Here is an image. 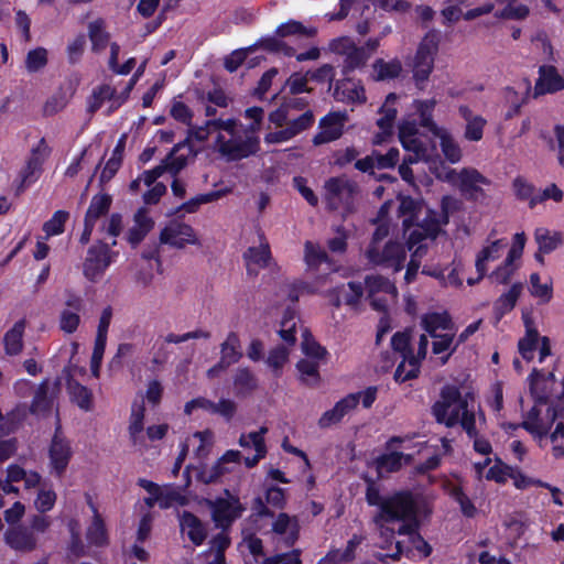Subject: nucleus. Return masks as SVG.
<instances>
[{
	"mask_svg": "<svg viewBox=\"0 0 564 564\" xmlns=\"http://www.w3.org/2000/svg\"><path fill=\"white\" fill-rule=\"evenodd\" d=\"M539 338L538 330L534 327L529 326L527 323L525 336L521 338L518 344L519 352L527 361H531L533 359Z\"/></svg>",
	"mask_w": 564,
	"mask_h": 564,
	"instance_id": "nucleus-38",
	"label": "nucleus"
},
{
	"mask_svg": "<svg viewBox=\"0 0 564 564\" xmlns=\"http://www.w3.org/2000/svg\"><path fill=\"white\" fill-rule=\"evenodd\" d=\"M257 48L258 44H253L246 48L235 50L228 56L225 57V68L230 73L236 72L239 68V66L246 61L248 54L254 52Z\"/></svg>",
	"mask_w": 564,
	"mask_h": 564,
	"instance_id": "nucleus-51",
	"label": "nucleus"
},
{
	"mask_svg": "<svg viewBox=\"0 0 564 564\" xmlns=\"http://www.w3.org/2000/svg\"><path fill=\"white\" fill-rule=\"evenodd\" d=\"M404 455L399 452L382 455L376 459V467L378 474L381 476L383 473H393L401 468Z\"/></svg>",
	"mask_w": 564,
	"mask_h": 564,
	"instance_id": "nucleus-44",
	"label": "nucleus"
},
{
	"mask_svg": "<svg viewBox=\"0 0 564 564\" xmlns=\"http://www.w3.org/2000/svg\"><path fill=\"white\" fill-rule=\"evenodd\" d=\"M272 531L282 535V543L285 547H291L299 540L300 524L296 517H290L288 513H280L272 524Z\"/></svg>",
	"mask_w": 564,
	"mask_h": 564,
	"instance_id": "nucleus-19",
	"label": "nucleus"
},
{
	"mask_svg": "<svg viewBox=\"0 0 564 564\" xmlns=\"http://www.w3.org/2000/svg\"><path fill=\"white\" fill-rule=\"evenodd\" d=\"M215 149L227 162L240 161L259 152L260 140L249 131L237 132L228 139L223 133H218Z\"/></svg>",
	"mask_w": 564,
	"mask_h": 564,
	"instance_id": "nucleus-3",
	"label": "nucleus"
},
{
	"mask_svg": "<svg viewBox=\"0 0 564 564\" xmlns=\"http://www.w3.org/2000/svg\"><path fill=\"white\" fill-rule=\"evenodd\" d=\"M365 286L368 296L378 295L380 293L392 297L397 295V288L394 284L382 275H367L365 278Z\"/></svg>",
	"mask_w": 564,
	"mask_h": 564,
	"instance_id": "nucleus-30",
	"label": "nucleus"
},
{
	"mask_svg": "<svg viewBox=\"0 0 564 564\" xmlns=\"http://www.w3.org/2000/svg\"><path fill=\"white\" fill-rule=\"evenodd\" d=\"M221 196V191H215L207 194H199L182 204L180 207H177L176 210L172 212L170 215H176L181 210H184L185 213H195L200 205L215 202L219 199Z\"/></svg>",
	"mask_w": 564,
	"mask_h": 564,
	"instance_id": "nucleus-41",
	"label": "nucleus"
},
{
	"mask_svg": "<svg viewBox=\"0 0 564 564\" xmlns=\"http://www.w3.org/2000/svg\"><path fill=\"white\" fill-rule=\"evenodd\" d=\"M513 189L516 196L520 200H528L529 207L531 208V202L533 200L534 197H536L538 194L535 187L532 184L528 183L523 177L519 176L513 181Z\"/></svg>",
	"mask_w": 564,
	"mask_h": 564,
	"instance_id": "nucleus-60",
	"label": "nucleus"
},
{
	"mask_svg": "<svg viewBox=\"0 0 564 564\" xmlns=\"http://www.w3.org/2000/svg\"><path fill=\"white\" fill-rule=\"evenodd\" d=\"M441 138V148L445 158L452 162L456 163L462 159V150L457 142L447 133H443L438 135Z\"/></svg>",
	"mask_w": 564,
	"mask_h": 564,
	"instance_id": "nucleus-56",
	"label": "nucleus"
},
{
	"mask_svg": "<svg viewBox=\"0 0 564 564\" xmlns=\"http://www.w3.org/2000/svg\"><path fill=\"white\" fill-rule=\"evenodd\" d=\"M314 113L312 110H306L300 117L289 120L286 128L289 131H292V135L301 133L302 131L308 129L314 123Z\"/></svg>",
	"mask_w": 564,
	"mask_h": 564,
	"instance_id": "nucleus-64",
	"label": "nucleus"
},
{
	"mask_svg": "<svg viewBox=\"0 0 564 564\" xmlns=\"http://www.w3.org/2000/svg\"><path fill=\"white\" fill-rule=\"evenodd\" d=\"M69 218V213L65 210H57L51 219L43 224V231L47 237L61 235L64 232L65 223Z\"/></svg>",
	"mask_w": 564,
	"mask_h": 564,
	"instance_id": "nucleus-50",
	"label": "nucleus"
},
{
	"mask_svg": "<svg viewBox=\"0 0 564 564\" xmlns=\"http://www.w3.org/2000/svg\"><path fill=\"white\" fill-rule=\"evenodd\" d=\"M318 362L308 359H301L296 368L301 375L300 379L310 387H315L319 382Z\"/></svg>",
	"mask_w": 564,
	"mask_h": 564,
	"instance_id": "nucleus-40",
	"label": "nucleus"
},
{
	"mask_svg": "<svg viewBox=\"0 0 564 564\" xmlns=\"http://www.w3.org/2000/svg\"><path fill=\"white\" fill-rule=\"evenodd\" d=\"M438 46L440 34L435 30L429 31L419 44L413 62V78L420 87L429 79L434 68Z\"/></svg>",
	"mask_w": 564,
	"mask_h": 564,
	"instance_id": "nucleus-5",
	"label": "nucleus"
},
{
	"mask_svg": "<svg viewBox=\"0 0 564 564\" xmlns=\"http://www.w3.org/2000/svg\"><path fill=\"white\" fill-rule=\"evenodd\" d=\"M115 89L109 85H101L93 90V95L88 101L87 111L95 113L104 104L105 100H110L113 104Z\"/></svg>",
	"mask_w": 564,
	"mask_h": 564,
	"instance_id": "nucleus-46",
	"label": "nucleus"
},
{
	"mask_svg": "<svg viewBox=\"0 0 564 564\" xmlns=\"http://www.w3.org/2000/svg\"><path fill=\"white\" fill-rule=\"evenodd\" d=\"M456 177L454 184L459 188L462 195L467 200H478L485 196L481 185H489L490 181L484 176L479 171L471 167H465L460 172L456 173L452 170L447 174V180L452 181Z\"/></svg>",
	"mask_w": 564,
	"mask_h": 564,
	"instance_id": "nucleus-10",
	"label": "nucleus"
},
{
	"mask_svg": "<svg viewBox=\"0 0 564 564\" xmlns=\"http://www.w3.org/2000/svg\"><path fill=\"white\" fill-rule=\"evenodd\" d=\"M372 68L375 72L373 78L376 80H387L397 78L402 70V65L399 59L386 62L379 58L373 63Z\"/></svg>",
	"mask_w": 564,
	"mask_h": 564,
	"instance_id": "nucleus-32",
	"label": "nucleus"
},
{
	"mask_svg": "<svg viewBox=\"0 0 564 564\" xmlns=\"http://www.w3.org/2000/svg\"><path fill=\"white\" fill-rule=\"evenodd\" d=\"M47 64V51L43 47L31 50L25 58V67L30 73L42 69Z\"/></svg>",
	"mask_w": 564,
	"mask_h": 564,
	"instance_id": "nucleus-55",
	"label": "nucleus"
},
{
	"mask_svg": "<svg viewBox=\"0 0 564 564\" xmlns=\"http://www.w3.org/2000/svg\"><path fill=\"white\" fill-rule=\"evenodd\" d=\"M4 542L14 551L29 553L37 547L35 534L26 527L17 525L4 533Z\"/></svg>",
	"mask_w": 564,
	"mask_h": 564,
	"instance_id": "nucleus-15",
	"label": "nucleus"
},
{
	"mask_svg": "<svg viewBox=\"0 0 564 564\" xmlns=\"http://www.w3.org/2000/svg\"><path fill=\"white\" fill-rule=\"evenodd\" d=\"M111 263V251L107 243L97 241L89 247L84 261V275L89 281H97Z\"/></svg>",
	"mask_w": 564,
	"mask_h": 564,
	"instance_id": "nucleus-11",
	"label": "nucleus"
},
{
	"mask_svg": "<svg viewBox=\"0 0 564 564\" xmlns=\"http://www.w3.org/2000/svg\"><path fill=\"white\" fill-rule=\"evenodd\" d=\"M347 120L345 112H329L319 121V132L313 138L314 145H322L339 139Z\"/></svg>",
	"mask_w": 564,
	"mask_h": 564,
	"instance_id": "nucleus-14",
	"label": "nucleus"
},
{
	"mask_svg": "<svg viewBox=\"0 0 564 564\" xmlns=\"http://www.w3.org/2000/svg\"><path fill=\"white\" fill-rule=\"evenodd\" d=\"M344 294L346 305L357 307L364 295V286L360 282H348L347 289L345 285L340 286Z\"/></svg>",
	"mask_w": 564,
	"mask_h": 564,
	"instance_id": "nucleus-57",
	"label": "nucleus"
},
{
	"mask_svg": "<svg viewBox=\"0 0 564 564\" xmlns=\"http://www.w3.org/2000/svg\"><path fill=\"white\" fill-rule=\"evenodd\" d=\"M434 340L432 343V351L435 355H441L445 351L454 354L458 348L455 340L454 333L436 334L431 336Z\"/></svg>",
	"mask_w": 564,
	"mask_h": 564,
	"instance_id": "nucleus-48",
	"label": "nucleus"
},
{
	"mask_svg": "<svg viewBox=\"0 0 564 564\" xmlns=\"http://www.w3.org/2000/svg\"><path fill=\"white\" fill-rule=\"evenodd\" d=\"M111 204L112 197L109 194L102 193L93 196L84 220L95 225L99 218L108 214Z\"/></svg>",
	"mask_w": 564,
	"mask_h": 564,
	"instance_id": "nucleus-29",
	"label": "nucleus"
},
{
	"mask_svg": "<svg viewBox=\"0 0 564 564\" xmlns=\"http://www.w3.org/2000/svg\"><path fill=\"white\" fill-rule=\"evenodd\" d=\"M540 376L542 372L538 369H533L530 376V392L532 397L535 399L536 403L545 404L551 399V389L550 384L542 383L540 380Z\"/></svg>",
	"mask_w": 564,
	"mask_h": 564,
	"instance_id": "nucleus-37",
	"label": "nucleus"
},
{
	"mask_svg": "<svg viewBox=\"0 0 564 564\" xmlns=\"http://www.w3.org/2000/svg\"><path fill=\"white\" fill-rule=\"evenodd\" d=\"M238 393H249L257 388V378L248 368H239L234 378Z\"/></svg>",
	"mask_w": 564,
	"mask_h": 564,
	"instance_id": "nucleus-47",
	"label": "nucleus"
},
{
	"mask_svg": "<svg viewBox=\"0 0 564 564\" xmlns=\"http://www.w3.org/2000/svg\"><path fill=\"white\" fill-rule=\"evenodd\" d=\"M522 288H523L522 283H514L507 293L502 294L496 301L495 312H496L498 318H500L502 315L510 312L514 307V305L518 301V297L521 294Z\"/></svg>",
	"mask_w": 564,
	"mask_h": 564,
	"instance_id": "nucleus-34",
	"label": "nucleus"
},
{
	"mask_svg": "<svg viewBox=\"0 0 564 564\" xmlns=\"http://www.w3.org/2000/svg\"><path fill=\"white\" fill-rule=\"evenodd\" d=\"M399 207L398 213L403 217L402 227H406L408 224H412L413 221H419L425 215V210L429 209L425 207L423 200L415 199L411 196H399Z\"/></svg>",
	"mask_w": 564,
	"mask_h": 564,
	"instance_id": "nucleus-22",
	"label": "nucleus"
},
{
	"mask_svg": "<svg viewBox=\"0 0 564 564\" xmlns=\"http://www.w3.org/2000/svg\"><path fill=\"white\" fill-rule=\"evenodd\" d=\"M231 469L227 467L220 459H218L213 466H203L198 473V480L204 484L217 482L221 476L230 473Z\"/></svg>",
	"mask_w": 564,
	"mask_h": 564,
	"instance_id": "nucleus-45",
	"label": "nucleus"
},
{
	"mask_svg": "<svg viewBox=\"0 0 564 564\" xmlns=\"http://www.w3.org/2000/svg\"><path fill=\"white\" fill-rule=\"evenodd\" d=\"M304 339L302 341V349H303V352L308 356V357H312V358H315V359H324L327 355V350L322 347L317 341H315V339L311 336V334L305 330L304 334Z\"/></svg>",
	"mask_w": 564,
	"mask_h": 564,
	"instance_id": "nucleus-59",
	"label": "nucleus"
},
{
	"mask_svg": "<svg viewBox=\"0 0 564 564\" xmlns=\"http://www.w3.org/2000/svg\"><path fill=\"white\" fill-rule=\"evenodd\" d=\"M462 208L463 202L460 199L453 196H444L441 202V213L434 210V216L442 227L448 224L449 215L460 210Z\"/></svg>",
	"mask_w": 564,
	"mask_h": 564,
	"instance_id": "nucleus-42",
	"label": "nucleus"
},
{
	"mask_svg": "<svg viewBox=\"0 0 564 564\" xmlns=\"http://www.w3.org/2000/svg\"><path fill=\"white\" fill-rule=\"evenodd\" d=\"M317 33L315 28H306L301 22L290 20L279 25L275 30V35L279 37H286L291 35H302L305 37H314Z\"/></svg>",
	"mask_w": 564,
	"mask_h": 564,
	"instance_id": "nucleus-36",
	"label": "nucleus"
},
{
	"mask_svg": "<svg viewBox=\"0 0 564 564\" xmlns=\"http://www.w3.org/2000/svg\"><path fill=\"white\" fill-rule=\"evenodd\" d=\"M451 496L459 505L460 511L464 516L473 518L476 514V507L460 487H454L451 490Z\"/></svg>",
	"mask_w": 564,
	"mask_h": 564,
	"instance_id": "nucleus-63",
	"label": "nucleus"
},
{
	"mask_svg": "<svg viewBox=\"0 0 564 564\" xmlns=\"http://www.w3.org/2000/svg\"><path fill=\"white\" fill-rule=\"evenodd\" d=\"M395 99V94H389L386 98V104L380 108L382 117L377 120V124L384 132H390L397 117V109L389 106V104L393 102Z\"/></svg>",
	"mask_w": 564,
	"mask_h": 564,
	"instance_id": "nucleus-49",
	"label": "nucleus"
},
{
	"mask_svg": "<svg viewBox=\"0 0 564 564\" xmlns=\"http://www.w3.org/2000/svg\"><path fill=\"white\" fill-rule=\"evenodd\" d=\"M458 113L466 122L464 138L473 142L480 141L482 139L484 128L487 123L486 119L479 115H475L471 109L465 105L458 107Z\"/></svg>",
	"mask_w": 564,
	"mask_h": 564,
	"instance_id": "nucleus-21",
	"label": "nucleus"
},
{
	"mask_svg": "<svg viewBox=\"0 0 564 564\" xmlns=\"http://www.w3.org/2000/svg\"><path fill=\"white\" fill-rule=\"evenodd\" d=\"M227 498H217L215 500H206L212 512V519L216 528L227 531L232 523L241 517L245 507L240 503L239 498L231 496L229 490H225Z\"/></svg>",
	"mask_w": 564,
	"mask_h": 564,
	"instance_id": "nucleus-7",
	"label": "nucleus"
},
{
	"mask_svg": "<svg viewBox=\"0 0 564 564\" xmlns=\"http://www.w3.org/2000/svg\"><path fill=\"white\" fill-rule=\"evenodd\" d=\"M505 247L502 240H496L490 246L484 248L477 256L476 259V270L478 272V279H482L486 274L487 267L486 262L490 260H496L500 256V250Z\"/></svg>",
	"mask_w": 564,
	"mask_h": 564,
	"instance_id": "nucleus-33",
	"label": "nucleus"
},
{
	"mask_svg": "<svg viewBox=\"0 0 564 564\" xmlns=\"http://www.w3.org/2000/svg\"><path fill=\"white\" fill-rule=\"evenodd\" d=\"M160 242L170 245L177 249L184 248L187 243L199 245L195 230L192 226L177 220L170 221L160 234Z\"/></svg>",
	"mask_w": 564,
	"mask_h": 564,
	"instance_id": "nucleus-13",
	"label": "nucleus"
},
{
	"mask_svg": "<svg viewBox=\"0 0 564 564\" xmlns=\"http://www.w3.org/2000/svg\"><path fill=\"white\" fill-rule=\"evenodd\" d=\"M88 30L94 50H104L109 40L108 33L104 30V22L101 20L94 21L89 23Z\"/></svg>",
	"mask_w": 564,
	"mask_h": 564,
	"instance_id": "nucleus-54",
	"label": "nucleus"
},
{
	"mask_svg": "<svg viewBox=\"0 0 564 564\" xmlns=\"http://www.w3.org/2000/svg\"><path fill=\"white\" fill-rule=\"evenodd\" d=\"M220 360L231 366L240 360V340L236 333H229L227 339L220 346Z\"/></svg>",
	"mask_w": 564,
	"mask_h": 564,
	"instance_id": "nucleus-31",
	"label": "nucleus"
},
{
	"mask_svg": "<svg viewBox=\"0 0 564 564\" xmlns=\"http://www.w3.org/2000/svg\"><path fill=\"white\" fill-rule=\"evenodd\" d=\"M67 382V390L70 399L82 410L89 411L91 409V392L83 384L73 379L69 367L63 369Z\"/></svg>",
	"mask_w": 564,
	"mask_h": 564,
	"instance_id": "nucleus-23",
	"label": "nucleus"
},
{
	"mask_svg": "<svg viewBox=\"0 0 564 564\" xmlns=\"http://www.w3.org/2000/svg\"><path fill=\"white\" fill-rule=\"evenodd\" d=\"M421 326L430 336L438 334V329L448 332H453L455 329V324L447 312H432L424 314L421 317Z\"/></svg>",
	"mask_w": 564,
	"mask_h": 564,
	"instance_id": "nucleus-24",
	"label": "nucleus"
},
{
	"mask_svg": "<svg viewBox=\"0 0 564 564\" xmlns=\"http://www.w3.org/2000/svg\"><path fill=\"white\" fill-rule=\"evenodd\" d=\"M51 149L42 138L37 145L31 150L25 166L20 171L15 186V195L20 196L28 186L33 184L42 173V165L48 158Z\"/></svg>",
	"mask_w": 564,
	"mask_h": 564,
	"instance_id": "nucleus-9",
	"label": "nucleus"
},
{
	"mask_svg": "<svg viewBox=\"0 0 564 564\" xmlns=\"http://www.w3.org/2000/svg\"><path fill=\"white\" fill-rule=\"evenodd\" d=\"M73 451L69 442L62 435L61 427L57 426L52 438L48 457L52 471L62 477L72 458Z\"/></svg>",
	"mask_w": 564,
	"mask_h": 564,
	"instance_id": "nucleus-12",
	"label": "nucleus"
},
{
	"mask_svg": "<svg viewBox=\"0 0 564 564\" xmlns=\"http://www.w3.org/2000/svg\"><path fill=\"white\" fill-rule=\"evenodd\" d=\"M508 2L509 3L502 10L496 12L495 15L497 18L506 19V20H523L529 15L530 10L527 6H524V4L513 6L511 3L512 1H508Z\"/></svg>",
	"mask_w": 564,
	"mask_h": 564,
	"instance_id": "nucleus-58",
	"label": "nucleus"
},
{
	"mask_svg": "<svg viewBox=\"0 0 564 564\" xmlns=\"http://www.w3.org/2000/svg\"><path fill=\"white\" fill-rule=\"evenodd\" d=\"M289 359V350L284 346H276L270 350L267 365L273 370L278 377L281 373V369Z\"/></svg>",
	"mask_w": 564,
	"mask_h": 564,
	"instance_id": "nucleus-53",
	"label": "nucleus"
},
{
	"mask_svg": "<svg viewBox=\"0 0 564 564\" xmlns=\"http://www.w3.org/2000/svg\"><path fill=\"white\" fill-rule=\"evenodd\" d=\"M470 393L462 395L457 386L445 384L440 392V399L432 405L431 412L438 424L453 427L457 424L465 430L469 437L477 433L475 411L469 408Z\"/></svg>",
	"mask_w": 564,
	"mask_h": 564,
	"instance_id": "nucleus-2",
	"label": "nucleus"
},
{
	"mask_svg": "<svg viewBox=\"0 0 564 564\" xmlns=\"http://www.w3.org/2000/svg\"><path fill=\"white\" fill-rule=\"evenodd\" d=\"M560 412L554 406H549L546 411V417L549 422H544L540 419V410L533 406L529 412L527 420L521 423V427L527 430L532 435L542 438L547 435L551 424L558 417Z\"/></svg>",
	"mask_w": 564,
	"mask_h": 564,
	"instance_id": "nucleus-16",
	"label": "nucleus"
},
{
	"mask_svg": "<svg viewBox=\"0 0 564 564\" xmlns=\"http://www.w3.org/2000/svg\"><path fill=\"white\" fill-rule=\"evenodd\" d=\"M333 96L336 100L348 104L366 102L365 88L359 83L352 82L350 78L337 80L334 86Z\"/></svg>",
	"mask_w": 564,
	"mask_h": 564,
	"instance_id": "nucleus-20",
	"label": "nucleus"
},
{
	"mask_svg": "<svg viewBox=\"0 0 564 564\" xmlns=\"http://www.w3.org/2000/svg\"><path fill=\"white\" fill-rule=\"evenodd\" d=\"M284 88L289 89L290 95L296 96L302 93H312L313 88L307 86L306 78L302 73L295 72L285 80Z\"/></svg>",
	"mask_w": 564,
	"mask_h": 564,
	"instance_id": "nucleus-62",
	"label": "nucleus"
},
{
	"mask_svg": "<svg viewBox=\"0 0 564 564\" xmlns=\"http://www.w3.org/2000/svg\"><path fill=\"white\" fill-rule=\"evenodd\" d=\"M534 236L539 245V251L543 253H550L563 243V237L560 232L550 234L549 230L539 228Z\"/></svg>",
	"mask_w": 564,
	"mask_h": 564,
	"instance_id": "nucleus-35",
	"label": "nucleus"
},
{
	"mask_svg": "<svg viewBox=\"0 0 564 564\" xmlns=\"http://www.w3.org/2000/svg\"><path fill=\"white\" fill-rule=\"evenodd\" d=\"M364 479L367 484V503L378 507L372 522L381 540V549L389 550L392 546L395 533L412 534L420 530L421 518L431 513L423 498L409 490L383 497L376 480L367 476Z\"/></svg>",
	"mask_w": 564,
	"mask_h": 564,
	"instance_id": "nucleus-1",
	"label": "nucleus"
},
{
	"mask_svg": "<svg viewBox=\"0 0 564 564\" xmlns=\"http://www.w3.org/2000/svg\"><path fill=\"white\" fill-rule=\"evenodd\" d=\"M366 258L373 265L393 269L400 271L403 269L406 259V251L401 242L389 240L383 247L368 246Z\"/></svg>",
	"mask_w": 564,
	"mask_h": 564,
	"instance_id": "nucleus-8",
	"label": "nucleus"
},
{
	"mask_svg": "<svg viewBox=\"0 0 564 564\" xmlns=\"http://www.w3.org/2000/svg\"><path fill=\"white\" fill-rule=\"evenodd\" d=\"M442 232V227L434 216L433 209H426L425 215L419 221H413L403 227V237L405 246L411 251L416 247H424L425 254L427 253V241H435L437 236Z\"/></svg>",
	"mask_w": 564,
	"mask_h": 564,
	"instance_id": "nucleus-4",
	"label": "nucleus"
},
{
	"mask_svg": "<svg viewBox=\"0 0 564 564\" xmlns=\"http://www.w3.org/2000/svg\"><path fill=\"white\" fill-rule=\"evenodd\" d=\"M261 242L259 247H249L243 253V258L247 262L248 273H252L251 264H257L260 268L269 267L272 257L270 247L263 235L260 236Z\"/></svg>",
	"mask_w": 564,
	"mask_h": 564,
	"instance_id": "nucleus-26",
	"label": "nucleus"
},
{
	"mask_svg": "<svg viewBox=\"0 0 564 564\" xmlns=\"http://www.w3.org/2000/svg\"><path fill=\"white\" fill-rule=\"evenodd\" d=\"M369 58L370 54L366 51V47L355 46L345 58L343 73L347 75L356 68L362 67Z\"/></svg>",
	"mask_w": 564,
	"mask_h": 564,
	"instance_id": "nucleus-43",
	"label": "nucleus"
},
{
	"mask_svg": "<svg viewBox=\"0 0 564 564\" xmlns=\"http://www.w3.org/2000/svg\"><path fill=\"white\" fill-rule=\"evenodd\" d=\"M361 536L354 535L348 542L346 549L333 550L319 560L318 564H338L339 562L350 563L355 558L356 547L361 543Z\"/></svg>",
	"mask_w": 564,
	"mask_h": 564,
	"instance_id": "nucleus-27",
	"label": "nucleus"
},
{
	"mask_svg": "<svg viewBox=\"0 0 564 564\" xmlns=\"http://www.w3.org/2000/svg\"><path fill=\"white\" fill-rule=\"evenodd\" d=\"M144 411L145 409L143 403L132 408L129 424V435L134 445L138 443L139 435L143 431Z\"/></svg>",
	"mask_w": 564,
	"mask_h": 564,
	"instance_id": "nucleus-52",
	"label": "nucleus"
},
{
	"mask_svg": "<svg viewBox=\"0 0 564 564\" xmlns=\"http://www.w3.org/2000/svg\"><path fill=\"white\" fill-rule=\"evenodd\" d=\"M25 322L18 321L11 329H9L3 337V345L6 354L9 356L19 355L23 348V333Z\"/></svg>",
	"mask_w": 564,
	"mask_h": 564,
	"instance_id": "nucleus-28",
	"label": "nucleus"
},
{
	"mask_svg": "<svg viewBox=\"0 0 564 564\" xmlns=\"http://www.w3.org/2000/svg\"><path fill=\"white\" fill-rule=\"evenodd\" d=\"M48 393V380H44L37 388L35 395L31 404L32 413H40L50 408Z\"/></svg>",
	"mask_w": 564,
	"mask_h": 564,
	"instance_id": "nucleus-61",
	"label": "nucleus"
},
{
	"mask_svg": "<svg viewBox=\"0 0 564 564\" xmlns=\"http://www.w3.org/2000/svg\"><path fill=\"white\" fill-rule=\"evenodd\" d=\"M564 89V78L551 65H543L539 69V78L534 86V97L552 94Z\"/></svg>",
	"mask_w": 564,
	"mask_h": 564,
	"instance_id": "nucleus-18",
	"label": "nucleus"
},
{
	"mask_svg": "<svg viewBox=\"0 0 564 564\" xmlns=\"http://www.w3.org/2000/svg\"><path fill=\"white\" fill-rule=\"evenodd\" d=\"M325 189L329 209L336 210L344 206L346 210H352L355 197L359 194L356 182L346 176L332 177L325 183Z\"/></svg>",
	"mask_w": 564,
	"mask_h": 564,
	"instance_id": "nucleus-6",
	"label": "nucleus"
},
{
	"mask_svg": "<svg viewBox=\"0 0 564 564\" xmlns=\"http://www.w3.org/2000/svg\"><path fill=\"white\" fill-rule=\"evenodd\" d=\"M70 97L72 94H67L63 88H59L45 101L43 116L51 117L63 110L69 102Z\"/></svg>",
	"mask_w": 564,
	"mask_h": 564,
	"instance_id": "nucleus-39",
	"label": "nucleus"
},
{
	"mask_svg": "<svg viewBox=\"0 0 564 564\" xmlns=\"http://www.w3.org/2000/svg\"><path fill=\"white\" fill-rule=\"evenodd\" d=\"M180 525L182 531L187 532L188 539L195 545L203 544L207 536L206 529L195 514L189 511H183L180 514Z\"/></svg>",
	"mask_w": 564,
	"mask_h": 564,
	"instance_id": "nucleus-25",
	"label": "nucleus"
},
{
	"mask_svg": "<svg viewBox=\"0 0 564 564\" xmlns=\"http://www.w3.org/2000/svg\"><path fill=\"white\" fill-rule=\"evenodd\" d=\"M360 400V393H350L339 400L333 409L324 412V414L318 420V425L321 429H327L333 424L339 423L341 419L354 410Z\"/></svg>",
	"mask_w": 564,
	"mask_h": 564,
	"instance_id": "nucleus-17",
	"label": "nucleus"
}]
</instances>
